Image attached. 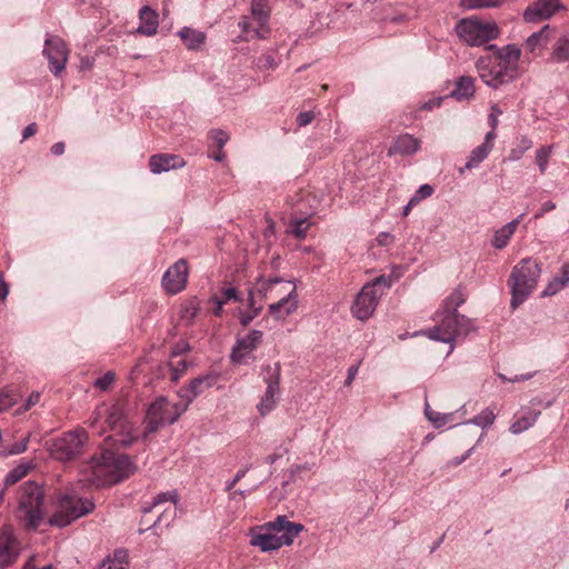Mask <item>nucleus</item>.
<instances>
[{"mask_svg":"<svg viewBox=\"0 0 569 569\" xmlns=\"http://www.w3.org/2000/svg\"><path fill=\"white\" fill-rule=\"evenodd\" d=\"M475 79L470 76H461L457 79L451 97L457 100H470L475 96Z\"/></svg>","mask_w":569,"mask_h":569,"instance_id":"obj_30","label":"nucleus"},{"mask_svg":"<svg viewBox=\"0 0 569 569\" xmlns=\"http://www.w3.org/2000/svg\"><path fill=\"white\" fill-rule=\"evenodd\" d=\"M522 217L523 213L520 214L518 218L513 219L512 221L508 222L507 224L502 226L495 232L493 238L491 240V244L496 249H503L508 244Z\"/></svg>","mask_w":569,"mask_h":569,"instance_id":"obj_27","label":"nucleus"},{"mask_svg":"<svg viewBox=\"0 0 569 569\" xmlns=\"http://www.w3.org/2000/svg\"><path fill=\"white\" fill-rule=\"evenodd\" d=\"M186 412V405L171 403L166 397H158L147 409L141 433L127 412L124 400L102 402L96 407L90 419V428L102 436L110 431L108 438L122 447H129L139 438L146 440L149 435L158 431L160 427L174 423Z\"/></svg>","mask_w":569,"mask_h":569,"instance_id":"obj_1","label":"nucleus"},{"mask_svg":"<svg viewBox=\"0 0 569 569\" xmlns=\"http://www.w3.org/2000/svg\"><path fill=\"white\" fill-rule=\"evenodd\" d=\"M172 502L173 506H170L168 508H166L157 518V520L152 523L153 527L158 526V525H164L166 527H168L173 520L174 518L177 517V502H178V495L176 491H167V492H161L159 495H157L153 499V501L149 505V503H146L143 507H142V512L143 513H149L151 512L156 507L164 503V502Z\"/></svg>","mask_w":569,"mask_h":569,"instance_id":"obj_16","label":"nucleus"},{"mask_svg":"<svg viewBox=\"0 0 569 569\" xmlns=\"http://www.w3.org/2000/svg\"><path fill=\"white\" fill-rule=\"evenodd\" d=\"M40 401V392L33 391L30 393L28 399L26 400L24 405L18 409V412H24L31 409L33 406H36Z\"/></svg>","mask_w":569,"mask_h":569,"instance_id":"obj_54","label":"nucleus"},{"mask_svg":"<svg viewBox=\"0 0 569 569\" xmlns=\"http://www.w3.org/2000/svg\"><path fill=\"white\" fill-rule=\"evenodd\" d=\"M38 126L36 122L28 124L22 131V141L29 139L37 133Z\"/></svg>","mask_w":569,"mask_h":569,"instance_id":"obj_60","label":"nucleus"},{"mask_svg":"<svg viewBox=\"0 0 569 569\" xmlns=\"http://www.w3.org/2000/svg\"><path fill=\"white\" fill-rule=\"evenodd\" d=\"M269 528L278 532L282 547L292 545L295 538L305 529L301 523L291 522L286 516H278L273 521H270Z\"/></svg>","mask_w":569,"mask_h":569,"instance_id":"obj_20","label":"nucleus"},{"mask_svg":"<svg viewBox=\"0 0 569 569\" xmlns=\"http://www.w3.org/2000/svg\"><path fill=\"white\" fill-rule=\"evenodd\" d=\"M551 37V28L549 24L542 27L539 31L530 34L526 40V49L532 53L540 52L547 47Z\"/></svg>","mask_w":569,"mask_h":569,"instance_id":"obj_28","label":"nucleus"},{"mask_svg":"<svg viewBox=\"0 0 569 569\" xmlns=\"http://www.w3.org/2000/svg\"><path fill=\"white\" fill-rule=\"evenodd\" d=\"M552 146H542L536 151V163L541 174L547 171L548 162L552 153Z\"/></svg>","mask_w":569,"mask_h":569,"instance_id":"obj_42","label":"nucleus"},{"mask_svg":"<svg viewBox=\"0 0 569 569\" xmlns=\"http://www.w3.org/2000/svg\"><path fill=\"white\" fill-rule=\"evenodd\" d=\"M53 515L49 519L51 526L63 528L74 520L90 513L94 503L89 499L79 498L76 495L59 492L53 500Z\"/></svg>","mask_w":569,"mask_h":569,"instance_id":"obj_7","label":"nucleus"},{"mask_svg":"<svg viewBox=\"0 0 569 569\" xmlns=\"http://www.w3.org/2000/svg\"><path fill=\"white\" fill-rule=\"evenodd\" d=\"M457 36L470 47H479L499 37L500 30L495 21L482 20L478 17L461 19L456 24Z\"/></svg>","mask_w":569,"mask_h":569,"instance_id":"obj_8","label":"nucleus"},{"mask_svg":"<svg viewBox=\"0 0 569 569\" xmlns=\"http://www.w3.org/2000/svg\"><path fill=\"white\" fill-rule=\"evenodd\" d=\"M298 308L296 287H292L286 296L269 306V312L276 318L283 319Z\"/></svg>","mask_w":569,"mask_h":569,"instance_id":"obj_24","label":"nucleus"},{"mask_svg":"<svg viewBox=\"0 0 569 569\" xmlns=\"http://www.w3.org/2000/svg\"><path fill=\"white\" fill-rule=\"evenodd\" d=\"M263 333L260 330H251L246 337L237 339L232 348L230 359L233 363H243L249 353L258 348Z\"/></svg>","mask_w":569,"mask_h":569,"instance_id":"obj_17","label":"nucleus"},{"mask_svg":"<svg viewBox=\"0 0 569 569\" xmlns=\"http://www.w3.org/2000/svg\"><path fill=\"white\" fill-rule=\"evenodd\" d=\"M19 556V546L13 536L12 529L8 526L0 531V568L11 566Z\"/></svg>","mask_w":569,"mask_h":569,"instance_id":"obj_18","label":"nucleus"},{"mask_svg":"<svg viewBox=\"0 0 569 569\" xmlns=\"http://www.w3.org/2000/svg\"><path fill=\"white\" fill-rule=\"evenodd\" d=\"M9 295V286L4 281L3 276L0 274V300H6Z\"/></svg>","mask_w":569,"mask_h":569,"instance_id":"obj_63","label":"nucleus"},{"mask_svg":"<svg viewBox=\"0 0 569 569\" xmlns=\"http://www.w3.org/2000/svg\"><path fill=\"white\" fill-rule=\"evenodd\" d=\"M169 368L171 371L170 380L172 382H177L182 377V375L186 372V370L188 368V362L183 359L178 360L176 363L169 362Z\"/></svg>","mask_w":569,"mask_h":569,"instance_id":"obj_45","label":"nucleus"},{"mask_svg":"<svg viewBox=\"0 0 569 569\" xmlns=\"http://www.w3.org/2000/svg\"><path fill=\"white\" fill-rule=\"evenodd\" d=\"M556 208V203L552 202V201H546L545 203L541 204L540 209L538 212L535 213L533 218L535 219H540L542 218L547 212L553 210Z\"/></svg>","mask_w":569,"mask_h":569,"instance_id":"obj_58","label":"nucleus"},{"mask_svg":"<svg viewBox=\"0 0 569 569\" xmlns=\"http://www.w3.org/2000/svg\"><path fill=\"white\" fill-rule=\"evenodd\" d=\"M209 302L214 305L213 315L217 317H220L222 313L223 305H224L223 301H220L218 296H212L209 299Z\"/></svg>","mask_w":569,"mask_h":569,"instance_id":"obj_61","label":"nucleus"},{"mask_svg":"<svg viewBox=\"0 0 569 569\" xmlns=\"http://www.w3.org/2000/svg\"><path fill=\"white\" fill-rule=\"evenodd\" d=\"M569 283V263L561 267L560 272L556 274L541 292V297H551L561 291Z\"/></svg>","mask_w":569,"mask_h":569,"instance_id":"obj_29","label":"nucleus"},{"mask_svg":"<svg viewBox=\"0 0 569 569\" xmlns=\"http://www.w3.org/2000/svg\"><path fill=\"white\" fill-rule=\"evenodd\" d=\"M136 466L127 455L103 450L92 457L83 468L86 481L96 487H107L122 481L132 475Z\"/></svg>","mask_w":569,"mask_h":569,"instance_id":"obj_3","label":"nucleus"},{"mask_svg":"<svg viewBox=\"0 0 569 569\" xmlns=\"http://www.w3.org/2000/svg\"><path fill=\"white\" fill-rule=\"evenodd\" d=\"M508 0H461L460 4L468 10L498 8L505 4Z\"/></svg>","mask_w":569,"mask_h":569,"instance_id":"obj_39","label":"nucleus"},{"mask_svg":"<svg viewBox=\"0 0 569 569\" xmlns=\"http://www.w3.org/2000/svg\"><path fill=\"white\" fill-rule=\"evenodd\" d=\"M32 468L31 463L22 462L13 468L4 478V486H11L21 480Z\"/></svg>","mask_w":569,"mask_h":569,"instance_id":"obj_40","label":"nucleus"},{"mask_svg":"<svg viewBox=\"0 0 569 569\" xmlns=\"http://www.w3.org/2000/svg\"><path fill=\"white\" fill-rule=\"evenodd\" d=\"M290 283H291L290 281H287V282H286V281H283L281 278H278V277H276V278H269V279H266V280H264V279H262V278H260V279L258 280V288H257V291H258L260 295H262V296L267 297L269 292H270V293H272L273 288H274L276 286H279V284L290 286Z\"/></svg>","mask_w":569,"mask_h":569,"instance_id":"obj_41","label":"nucleus"},{"mask_svg":"<svg viewBox=\"0 0 569 569\" xmlns=\"http://www.w3.org/2000/svg\"><path fill=\"white\" fill-rule=\"evenodd\" d=\"M263 381L267 385L266 391L257 405V410L263 417L271 412L277 406V396L279 395L280 365H266L262 368Z\"/></svg>","mask_w":569,"mask_h":569,"instance_id":"obj_11","label":"nucleus"},{"mask_svg":"<svg viewBox=\"0 0 569 569\" xmlns=\"http://www.w3.org/2000/svg\"><path fill=\"white\" fill-rule=\"evenodd\" d=\"M313 118V112L302 111L297 116V123L299 127H306L312 122Z\"/></svg>","mask_w":569,"mask_h":569,"instance_id":"obj_56","label":"nucleus"},{"mask_svg":"<svg viewBox=\"0 0 569 569\" xmlns=\"http://www.w3.org/2000/svg\"><path fill=\"white\" fill-rule=\"evenodd\" d=\"M178 36L189 50H198L206 41L204 32L190 27L180 29Z\"/></svg>","mask_w":569,"mask_h":569,"instance_id":"obj_31","label":"nucleus"},{"mask_svg":"<svg viewBox=\"0 0 569 569\" xmlns=\"http://www.w3.org/2000/svg\"><path fill=\"white\" fill-rule=\"evenodd\" d=\"M250 468H251V466H250V465H248V466H246V467H243V468L239 469V470L237 471V473L234 475V477H233L231 480H229V481H227V482H226L224 490H226L227 492H230V491L234 488V486H236V485H237V483H238L242 478H244V476H246V475H247V472L250 470Z\"/></svg>","mask_w":569,"mask_h":569,"instance_id":"obj_52","label":"nucleus"},{"mask_svg":"<svg viewBox=\"0 0 569 569\" xmlns=\"http://www.w3.org/2000/svg\"><path fill=\"white\" fill-rule=\"evenodd\" d=\"M116 376L113 372L108 371L102 377L98 378L93 386L100 390H108L114 382Z\"/></svg>","mask_w":569,"mask_h":569,"instance_id":"obj_48","label":"nucleus"},{"mask_svg":"<svg viewBox=\"0 0 569 569\" xmlns=\"http://www.w3.org/2000/svg\"><path fill=\"white\" fill-rule=\"evenodd\" d=\"M475 329L471 320L456 310L442 311L440 323L425 331V335L436 341L450 345L451 352L455 341L465 339Z\"/></svg>","mask_w":569,"mask_h":569,"instance_id":"obj_6","label":"nucleus"},{"mask_svg":"<svg viewBox=\"0 0 569 569\" xmlns=\"http://www.w3.org/2000/svg\"><path fill=\"white\" fill-rule=\"evenodd\" d=\"M316 201L309 192H301L300 198L292 200L291 206L297 208V212L306 214L303 218H296L290 221V232L298 239H303L310 228L309 218L316 212L315 206H309L310 210H305V202Z\"/></svg>","mask_w":569,"mask_h":569,"instance_id":"obj_14","label":"nucleus"},{"mask_svg":"<svg viewBox=\"0 0 569 569\" xmlns=\"http://www.w3.org/2000/svg\"><path fill=\"white\" fill-rule=\"evenodd\" d=\"M217 381L218 376L214 373H206L192 379L188 386L182 387L178 392L181 405H186L187 410L197 397L212 388Z\"/></svg>","mask_w":569,"mask_h":569,"instance_id":"obj_15","label":"nucleus"},{"mask_svg":"<svg viewBox=\"0 0 569 569\" xmlns=\"http://www.w3.org/2000/svg\"><path fill=\"white\" fill-rule=\"evenodd\" d=\"M535 376L533 372H529V373H526V375H520V376H515L513 378L511 379H508L506 376L503 375H499V377L503 380V381H510V382H519V381H525V380H529L531 379L532 377Z\"/></svg>","mask_w":569,"mask_h":569,"instance_id":"obj_62","label":"nucleus"},{"mask_svg":"<svg viewBox=\"0 0 569 569\" xmlns=\"http://www.w3.org/2000/svg\"><path fill=\"white\" fill-rule=\"evenodd\" d=\"M219 300L223 301V303H227L229 301H240L241 298H240V295H239V291L237 290V288L229 287V288H223L221 290V297H219Z\"/></svg>","mask_w":569,"mask_h":569,"instance_id":"obj_51","label":"nucleus"},{"mask_svg":"<svg viewBox=\"0 0 569 569\" xmlns=\"http://www.w3.org/2000/svg\"><path fill=\"white\" fill-rule=\"evenodd\" d=\"M421 142L412 134L403 133L396 138L393 144L388 150V156L401 154L412 156L420 150Z\"/></svg>","mask_w":569,"mask_h":569,"instance_id":"obj_25","label":"nucleus"},{"mask_svg":"<svg viewBox=\"0 0 569 569\" xmlns=\"http://www.w3.org/2000/svg\"><path fill=\"white\" fill-rule=\"evenodd\" d=\"M540 413L541 412L539 410H535L530 407H521L513 417V421L509 429L510 432L513 435H520L528 430L536 423Z\"/></svg>","mask_w":569,"mask_h":569,"instance_id":"obj_23","label":"nucleus"},{"mask_svg":"<svg viewBox=\"0 0 569 569\" xmlns=\"http://www.w3.org/2000/svg\"><path fill=\"white\" fill-rule=\"evenodd\" d=\"M559 0H537L523 11L526 22H537L552 17L560 9Z\"/></svg>","mask_w":569,"mask_h":569,"instance_id":"obj_19","label":"nucleus"},{"mask_svg":"<svg viewBox=\"0 0 569 569\" xmlns=\"http://www.w3.org/2000/svg\"><path fill=\"white\" fill-rule=\"evenodd\" d=\"M496 417L497 416L493 409L488 407L481 410L477 416L468 420L466 423L475 425L480 427L482 430H486L493 425Z\"/></svg>","mask_w":569,"mask_h":569,"instance_id":"obj_35","label":"nucleus"},{"mask_svg":"<svg viewBox=\"0 0 569 569\" xmlns=\"http://www.w3.org/2000/svg\"><path fill=\"white\" fill-rule=\"evenodd\" d=\"M502 111L498 108V106L491 107V112L488 116L489 126L491 129L496 130L498 127V116L501 114Z\"/></svg>","mask_w":569,"mask_h":569,"instance_id":"obj_57","label":"nucleus"},{"mask_svg":"<svg viewBox=\"0 0 569 569\" xmlns=\"http://www.w3.org/2000/svg\"><path fill=\"white\" fill-rule=\"evenodd\" d=\"M250 545L260 548L263 552L278 550L282 547L278 532L269 528V522L258 532L251 535Z\"/></svg>","mask_w":569,"mask_h":569,"instance_id":"obj_21","label":"nucleus"},{"mask_svg":"<svg viewBox=\"0 0 569 569\" xmlns=\"http://www.w3.org/2000/svg\"><path fill=\"white\" fill-rule=\"evenodd\" d=\"M238 26L239 28L241 29V31L243 33H247L249 34L250 32H252V37L251 38H264V34L260 31L261 29H252L251 28V23H250V18L249 17H242L240 19V21L238 22Z\"/></svg>","mask_w":569,"mask_h":569,"instance_id":"obj_47","label":"nucleus"},{"mask_svg":"<svg viewBox=\"0 0 569 569\" xmlns=\"http://www.w3.org/2000/svg\"><path fill=\"white\" fill-rule=\"evenodd\" d=\"M43 54L49 61V69L53 76H59L66 69L69 58L67 43L58 36L48 34L44 40Z\"/></svg>","mask_w":569,"mask_h":569,"instance_id":"obj_12","label":"nucleus"},{"mask_svg":"<svg viewBox=\"0 0 569 569\" xmlns=\"http://www.w3.org/2000/svg\"><path fill=\"white\" fill-rule=\"evenodd\" d=\"M188 276L189 271L186 259H179L163 273L161 286L168 295H177L184 290Z\"/></svg>","mask_w":569,"mask_h":569,"instance_id":"obj_13","label":"nucleus"},{"mask_svg":"<svg viewBox=\"0 0 569 569\" xmlns=\"http://www.w3.org/2000/svg\"><path fill=\"white\" fill-rule=\"evenodd\" d=\"M390 279L386 276L377 277L371 282L366 283L356 296L351 313L360 321L368 320L375 312L383 291L380 287L390 288Z\"/></svg>","mask_w":569,"mask_h":569,"instance_id":"obj_9","label":"nucleus"},{"mask_svg":"<svg viewBox=\"0 0 569 569\" xmlns=\"http://www.w3.org/2000/svg\"><path fill=\"white\" fill-rule=\"evenodd\" d=\"M186 164L182 157L170 153L153 154L149 159L150 171L154 174L168 172L172 169L182 168Z\"/></svg>","mask_w":569,"mask_h":569,"instance_id":"obj_22","label":"nucleus"},{"mask_svg":"<svg viewBox=\"0 0 569 569\" xmlns=\"http://www.w3.org/2000/svg\"><path fill=\"white\" fill-rule=\"evenodd\" d=\"M433 193V188L430 184H422L411 197V203H418L422 199L430 197Z\"/></svg>","mask_w":569,"mask_h":569,"instance_id":"obj_50","label":"nucleus"},{"mask_svg":"<svg viewBox=\"0 0 569 569\" xmlns=\"http://www.w3.org/2000/svg\"><path fill=\"white\" fill-rule=\"evenodd\" d=\"M29 442V436L24 437L18 442H14L9 449L3 450V453L7 456H13L22 453L27 450Z\"/></svg>","mask_w":569,"mask_h":569,"instance_id":"obj_49","label":"nucleus"},{"mask_svg":"<svg viewBox=\"0 0 569 569\" xmlns=\"http://www.w3.org/2000/svg\"><path fill=\"white\" fill-rule=\"evenodd\" d=\"M88 440L83 428L67 431L49 442L50 455L59 461H70L81 455Z\"/></svg>","mask_w":569,"mask_h":569,"instance_id":"obj_10","label":"nucleus"},{"mask_svg":"<svg viewBox=\"0 0 569 569\" xmlns=\"http://www.w3.org/2000/svg\"><path fill=\"white\" fill-rule=\"evenodd\" d=\"M492 56L480 57L476 68L481 81L492 89L516 81L520 76L521 48L516 43L503 47L488 46Z\"/></svg>","mask_w":569,"mask_h":569,"instance_id":"obj_2","label":"nucleus"},{"mask_svg":"<svg viewBox=\"0 0 569 569\" xmlns=\"http://www.w3.org/2000/svg\"><path fill=\"white\" fill-rule=\"evenodd\" d=\"M44 491L43 488L33 482L27 481L19 488L17 518L27 529H37L44 516Z\"/></svg>","mask_w":569,"mask_h":569,"instance_id":"obj_4","label":"nucleus"},{"mask_svg":"<svg viewBox=\"0 0 569 569\" xmlns=\"http://www.w3.org/2000/svg\"><path fill=\"white\" fill-rule=\"evenodd\" d=\"M393 236L389 232H380L377 237V242L380 246H389L393 242Z\"/></svg>","mask_w":569,"mask_h":569,"instance_id":"obj_59","label":"nucleus"},{"mask_svg":"<svg viewBox=\"0 0 569 569\" xmlns=\"http://www.w3.org/2000/svg\"><path fill=\"white\" fill-rule=\"evenodd\" d=\"M358 370H359V367L358 366H351L349 369H348V375H347V379L345 381V385L346 386H350L352 383V381L355 380L357 373H358Z\"/></svg>","mask_w":569,"mask_h":569,"instance_id":"obj_64","label":"nucleus"},{"mask_svg":"<svg viewBox=\"0 0 569 569\" xmlns=\"http://www.w3.org/2000/svg\"><path fill=\"white\" fill-rule=\"evenodd\" d=\"M159 16L156 10L151 9L149 6H143L139 10V27L137 31L140 34L152 37L157 33L159 27Z\"/></svg>","mask_w":569,"mask_h":569,"instance_id":"obj_26","label":"nucleus"},{"mask_svg":"<svg viewBox=\"0 0 569 569\" xmlns=\"http://www.w3.org/2000/svg\"><path fill=\"white\" fill-rule=\"evenodd\" d=\"M261 308H253L251 312H242L239 317L240 323L243 327H247L250 325V322L259 315Z\"/></svg>","mask_w":569,"mask_h":569,"instance_id":"obj_55","label":"nucleus"},{"mask_svg":"<svg viewBox=\"0 0 569 569\" xmlns=\"http://www.w3.org/2000/svg\"><path fill=\"white\" fill-rule=\"evenodd\" d=\"M210 139L218 147V149H223L224 144L229 140V134L221 129H213L209 133Z\"/></svg>","mask_w":569,"mask_h":569,"instance_id":"obj_46","label":"nucleus"},{"mask_svg":"<svg viewBox=\"0 0 569 569\" xmlns=\"http://www.w3.org/2000/svg\"><path fill=\"white\" fill-rule=\"evenodd\" d=\"M550 61L556 63L569 61V32L561 34L555 42Z\"/></svg>","mask_w":569,"mask_h":569,"instance_id":"obj_32","label":"nucleus"},{"mask_svg":"<svg viewBox=\"0 0 569 569\" xmlns=\"http://www.w3.org/2000/svg\"><path fill=\"white\" fill-rule=\"evenodd\" d=\"M199 311H200V303L197 300V298H192L181 305L180 317L187 323H191L198 316Z\"/></svg>","mask_w":569,"mask_h":569,"instance_id":"obj_37","label":"nucleus"},{"mask_svg":"<svg viewBox=\"0 0 569 569\" xmlns=\"http://www.w3.org/2000/svg\"><path fill=\"white\" fill-rule=\"evenodd\" d=\"M532 141L527 136H521L517 139L516 146L510 151L511 160H519L526 151L531 149Z\"/></svg>","mask_w":569,"mask_h":569,"instance_id":"obj_44","label":"nucleus"},{"mask_svg":"<svg viewBox=\"0 0 569 569\" xmlns=\"http://www.w3.org/2000/svg\"><path fill=\"white\" fill-rule=\"evenodd\" d=\"M425 416L433 425L435 428H441L451 421L453 413H440L432 410L428 402L425 405Z\"/></svg>","mask_w":569,"mask_h":569,"instance_id":"obj_38","label":"nucleus"},{"mask_svg":"<svg viewBox=\"0 0 569 569\" xmlns=\"http://www.w3.org/2000/svg\"><path fill=\"white\" fill-rule=\"evenodd\" d=\"M271 9L268 6V0H252L251 1V16L263 29L269 21Z\"/></svg>","mask_w":569,"mask_h":569,"instance_id":"obj_33","label":"nucleus"},{"mask_svg":"<svg viewBox=\"0 0 569 569\" xmlns=\"http://www.w3.org/2000/svg\"><path fill=\"white\" fill-rule=\"evenodd\" d=\"M491 149L488 148L487 143H481L480 146H478L477 148H475L467 162H466V169H473V168H477L479 167V164L485 160L487 159V157L489 156Z\"/></svg>","mask_w":569,"mask_h":569,"instance_id":"obj_36","label":"nucleus"},{"mask_svg":"<svg viewBox=\"0 0 569 569\" xmlns=\"http://www.w3.org/2000/svg\"><path fill=\"white\" fill-rule=\"evenodd\" d=\"M466 301V295L462 289L458 288L445 300L443 311L456 310Z\"/></svg>","mask_w":569,"mask_h":569,"instance_id":"obj_43","label":"nucleus"},{"mask_svg":"<svg viewBox=\"0 0 569 569\" xmlns=\"http://www.w3.org/2000/svg\"><path fill=\"white\" fill-rule=\"evenodd\" d=\"M14 405L13 395L9 391H0V412Z\"/></svg>","mask_w":569,"mask_h":569,"instance_id":"obj_53","label":"nucleus"},{"mask_svg":"<svg viewBox=\"0 0 569 569\" xmlns=\"http://www.w3.org/2000/svg\"><path fill=\"white\" fill-rule=\"evenodd\" d=\"M541 274L540 264L532 258L520 260L509 277L511 290V308L516 309L523 303L537 286Z\"/></svg>","mask_w":569,"mask_h":569,"instance_id":"obj_5","label":"nucleus"},{"mask_svg":"<svg viewBox=\"0 0 569 569\" xmlns=\"http://www.w3.org/2000/svg\"><path fill=\"white\" fill-rule=\"evenodd\" d=\"M127 552L116 550L112 557H107L96 569H128Z\"/></svg>","mask_w":569,"mask_h":569,"instance_id":"obj_34","label":"nucleus"}]
</instances>
